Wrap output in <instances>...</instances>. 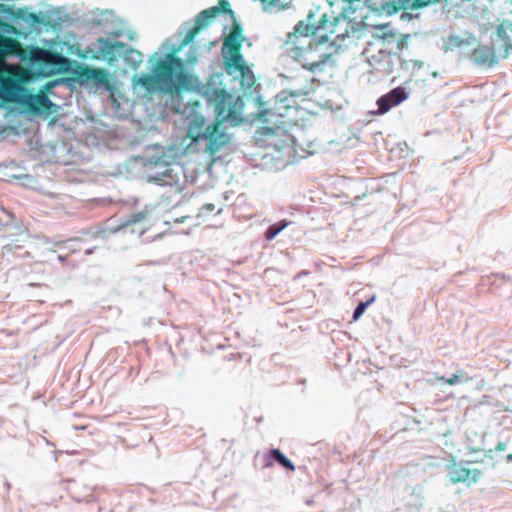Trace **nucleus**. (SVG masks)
<instances>
[{"mask_svg":"<svg viewBox=\"0 0 512 512\" xmlns=\"http://www.w3.org/2000/svg\"><path fill=\"white\" fill-rule=\"evenodd\" d=\"M218 15L233 21V30L225 38L222 46L224 70L228 75L239 80L243 87L251 88L255 82L254 75L240 53L245 37L226 0L220 1L218 6L201 11L194 23L185 22L175 37L167 39L162 44L161 53L154 52L150 56L152 73H142L133 79L135 86L143 88L148 93L170 94L165 106L171 112L181 114L189 120L187 136L191 139L190 146L210 157H214L230 142V135L220 126L224 122L233 126L241 123L244 103L239 96L235 97L225 89H205L202 96L209 104H214L217 120L216 123L209 124L199 112L200 102L197 99L199 95L181 92V89L189 90L193 86V77L186 68L197 62V51L194 47H190L184 61L176 57V54L192 43Z\"/></svg>","mask_w":512,"mask_h":512,"instance_id":"1","label":"nucleus"},{"mask_svg":"<svg viewBox=\"0 0 512 512\" xmlns=\"http://www.w3.org/2000/svg\"><path fill=\"white\" fill-rule=\"evenodd\" d=\"M168 158L163 152H157L141 157L140 162L149 182L182 191L187 183L185 169L180 163L169 161Z\"/></svg>","mask_w":512,"mask_h":512,"instance_id":"2","label":"nucleus"},{"mask_svg":"<svg viewBox=\"0 0 512 512\" xmlns=\"http://www.w3.org/2000/svg\"><path fill=\"white\" fill-rule=\"evenodd\" d=\"M0 98L26 106L36 115L48 116L56 111L57 105L44 93L30 94L16 79L0 75Z\"/></svg>","mask_w":512,"mask_h":512,"instance_id":"3","label":"nucleus"},{"mask_svg":"<svg viewBox=\"0 0 512 512\" xmlns=\"http://www.w3.org/2000/svg\"><path fill=\"white\" fill-rule=\"evenodd\" d=\"M339 45L330 41L327 35L320 36L315 40L310 55H308L305 69L312 73H319L329 63L332 57L338 52Z\"/></svg>","mask_w":512,"mask_h":512,"instance_id":"4","label":"nucleus"},{"mask_svg":"<svg viewBox=\"0 0 512 512\" xmlns=\"http://www.w3.org/2000/svg\"><path fill=\"white\" fill-rule=\"evenodd\" d=\"M125 49V44L119 41H111L107 38H98L89 46V51L95 59L114 64L121 57V50Z\"/></svg>","mask_w":512,"mask_h":512,"instance_id":"5","label":"nucleus"},{"mask_svg":"<svg viewBox=\"0 0 512 512\" xmlns=\"http://www.w3.org/2000/svg\"><path fill=\"white\" fill-rule=\"evenodd\" d=\"M435 1L436 0H398V3L400 8L414 9L427 6ZM392 2H395V0H367L368 6L373 10L387 13H391V8L394 11L397 10V7L392 5Z\"/></svg>","mask_w":512,"mask_h":512,"instance_id":"6","label":"nucleus"},{"mask_svg":"<svg viewBox=\"0 0 512 512\" xmlns=\"http://www.w3.org/2000/svg\"><path fill=\"white\" fill-rule=\"evenodd\" d=\"M314 38L303 37L298 39V41H293L292 47L288 48L287 53L290 58L298 62L303 69H305L308 55L312 50V47L315 43Z\"/></svg>","mask_w":512,"mask_h":512,"instance_id":"7","label":"nucleus"},{"mask_svg":"<svg viewBox=\"0 0 512 512\" xmlns=\"http://www.w3.org/2000/svg\"><path fill=\"white\" fill-rule=\"evenodd\" d=\"M408 98V92L403 87L393 88L377 100L378 110L375 114L383 115L391 108L399 105Z\"/></svg>","mask_w":512,"mask_h":512,"instance_id":"8","label":"nucleus"},{"mask_svg":"<svg viewBox=\"0 0 512 512\" xmlns=\"http://www.w3.org/2000/svg\"><path fill=\"white\" fill-rule=\"evenodd\" d=\"M441 42V49L444 52H449L455 50L463 51L473 46L477 42V40L470 33H465L464 35L451 33L445 37H442Z\"/></svg>","mask_w":512,"mask_h":512,"instance_id":"9","label":"nucleus"},{"mask_svg":"<svg viewBox=\"0 0 512 512\" xmlns=\"http://www.w3.org/2000/svg\"><path fill=\"white\" fill-rule=\"evenodd\" d=\"M448 475L452 483H464L467 486H470L478 481L481 476V471L453 464L452 466H449Z\"/></svg>","mask_w":512,"mask_h":512,"instance_id":"10","label":"nucleus"},{"mask_svg":"<svg viewBox=\"0 0 512 512\" xmlns=\"http://www.w3.org/2000/svg\"><path fill=\"white\" fill-rule=\"evenodd\" d=\"M472 61L479 66L492 67L497 63L495 52L488 46H478L473 50L471 55Z\"/></svg>","mask_w":512,"mask_h":512,"instance_id":"11","label":"nucleus"},{"mask_svg":"<svg viewBox=\"0 0 512 512\" xmlns=\"http://www.w3.org/2000/svg\"><path fill=\"white\" fill-rule=\"evenodd\" d=\"M87 81L92 82L96 88L110 91L112 86L109 81V73L102 69H87L84 72Z\"/></svg>","mask_w":512,"mask_h":512,"instance_id":"12","label":"nucleus"},{"mask_svg":"<svg viewBox=\"0 0 512 512\" xmlns=\"http://www.w3.org/2000/svg\"><path fill=\"white\" fill-rule=\"evenodd\" d=\"M495 34L497 39L503 43L506 51L512 50V22L509 20L503 21L496 28Z\"/></svg>","mask_w":512,"mask_h":512,"instance_id":"13","label":"nucleus"},{"mask_svg":"<svg viewBox=\"0 0 512 512\" xmlns=\"http://www.w3.org/2000/svg\"><path fill=\"white\" fill-rule=\"evenodd\" d=\"M121 59L130 68L136 70L143 61V56L140 52L131 48V46L125 44V49L121 50Z\"/></svg>","mask_w":512,"mask_h":512,"instance_id":"14","label":"nucleus"},{"mask_svg":"<svg viewBox=\"0 0 512 512\" xmlns=\"http://www.w3.org/2000/svg\"><path fill=\"white\" fill-rule=\"evenodd\" d=\"M315 27L313 25L306 24L304 21H299L295 27L293 33L288 34L287 44L293 43V41H298V39L303 37H309V33H314Z\"/></svg>","mask_w":512,"mask_h":512,"instance_id":"15","label":"nucleus"},{"mask_svg":"<svg viewBox=\"0 0 512 512\" xmlns=\"http://www.w3.org/2000/svg\"><path fill=\"white\" fill-rule=\"evenodd\" d=\"M291 224V221L286 219L280 220L277 223L271 224L264 233V238L267 241H272L279 233Z\"/></svg>","mask_w":512,"mask_h":512,"instance_id":"16","label":"nucleus"},{"mask_svg":"<svg viewBox=\"0 0 512 512\" xmlns=\"http://www.w3.org/2000/svg\"><path fill=\"white\" fill-rule=\"evenodd\" d=\"M259 1L262 3L263 9L265 11H269V12H271L273 9H277V10L283 9L290 2V0H259Z\"/></svg>","mask_w":512,"mask_h":512,"instance_id":"17","label":"nucleus"},{"mask_svg":"<svg viewBox=\"0 0 512 512\" xmlns=\"http://www.w3.org/2000/svg\"><path fill=\"white\" fill-rule=\"evenodd\" d=\"M437 380L443 381L449 385H455L461 382H469L471 378L468 376H464L462 372H459L457 374L452 375L449 378H446L445 376L437 377Z\"/></svg>","mask_w":512,"mask_h":512,"instance_id":"18","label":"nucleus"},{"mask_svg":"<svg viewBox=\"0 0 512 512\" xmlns=\"http://www.w3.org/2000/svg\"><path fill=\"white\" fill-rule=\"evenodd\" d=\"M271 457L273 459H275L283 467H285V468H287L289 470H294V466H293L292 462L287 457H285L280 452V450H271Z\"/></svg>","mask_w":512,"mask_h":512,"instance_id":"19","label":"nucleus"},{"mask_svg":"<svg viewBox=\"0 0 512 512\" xmlns=\"http://www.w3.org/2000/svg\"><path fill=\"white\" fill-rule=\"evenodd\" d=\"M375 299H376V297L373 296V297H371L369 300H367L365 302H360L356 306V308H355V310L353 312V316H352L353 320L357 321L363 315V313L365 312L367 307L375 301Z\"/></svg>","mask_w":512,"mask_h":512,"instance_id":"20","label":"nucleus"},{"mask_svg":"<svg viewBox=\"0 0 512 512\" xmlns=\"http://www.w3.org/2000/svg\"><path fill=\"white\" fill-rule=\"evenodd\" d=\"M56 56L49 51L38 49L33 53L35 61L51 62Z\"/></svg>","mask_w":512,"mask_h":512,"instance_id":"21","label":"nucleus"},{"mask_svg":"<svg viewBox=\"0 0 512 512\" xmlns=\"http://www.w3.org/2000/svg\"><path fill=\"white\" fill-rule=\"evenodd\" d=\"M56 86H66V87L69 88L71 86L70 79L58 78V79L52 80V81H50L49 83L46 84V88L47 89H51V88H54Z\"/></svg>","mask_w":512,"mask_h":512,"instance_id":"22","label":"nucleus"},{"mask_svg":"<svg viewBox=\"0 0 512 512\" xmlns=\"http://www.w3.org/2000/svg\"><path fill=\"white\" fill-rule=\"evenodd\" d=\"M288 93L292 97H301L306 96L309 93V89L307 86H303L297 89L289 90Z\"/></svg>","mask_w":512,"mask_h":512,"instance_id":"23","label":"nucleus"},{"mask_svg":"<svg viewBox=\"0 0 512 512\" xmlns=\"http://www.w3.org/2000/svg\"><path fill=\"white\" fill-rule=\"evenodd\" d=\"M145 217V214L143 212H137L133 215H131L130 219L126 221V225L138 223L142 221Z\"/></svg>","mask_w":512,"mask_h":512,"instance_id":"24","label":"nucleus"},{"mask_svg":"<svg viewBox=\"0 0 512 512\" xmlns=\"http://www.w3.org/2000/svg\"><path fill=\"white\" fill-rule=\"evenodd\" d=\"M106 33L114 38H119L123 36V31L121 29L106 31Z\"/></svg>","mask_w":512,"mask_h":512,"instance_id":"25","label":"nucleus"},{"mask_svg":"<svg viewBox=\"0 0 512 512\" xmlns=\"http://www.w3.org/2000/svg\"><path fill=\"white\" fill-rule=\"evenodd\" d=\"M270 114L269 110H262L258 113V118L263 120L264 122H269L267 116Z\"/></svg>","mask_w":512,"mask_h":512,"instance_id":"26","label":"nucleus"},{"mask_svg":"<svg viewBox=\"0 0 512 512\" xmlns=\"http://www.w3.org/2000/svg\"><path fill=\"white\" fill-rule=\"evenodd\" d=\"M215 209V205L212 204V203H207L205 205L202 206L201 208V212L202 213H206V212H211Z\"/></svg>","mask_w":512,"mask_h":512,"instance_id":"27","label":"nucleus"},{"mask_svg":"<svg viewBox=\"0 0 512 512\" xmlns=\"http://www.w3.org/2000/svg\"><path fill=\"white\" fill-rule=\"evenodd\" d=\"M58 260H59V261H61V262H63V261H65V260H66V257H65V256H62V255H59V256H58Z\"/></svg>","mask_w":512,"mask_h":512,"instance_id":"28","label":"nucleus"},{"mask_svg":"<svg viewBox=\"0 0 512 512\" xmlns=\"http://www.w3.org/2000/svg\"><path fill=\"white\" fill-rule=\"evenodd\" d=\"M93 251H94V249H87L85 253H86L87 255H90V254H92V253H93Z\"/></svg>","mask_w":512,"mask_h":512,"instance_id":"29","label":"nucleus"},{"mask_svg":"<svg viewBox=\"0 0 512 512\" xmlns=\"http://www.w3.org/2000/svg\"><path fill=\"white\" fill-rule=\"evenodd\" d=\"M63 243H64L63 241H58V242H55L54 244H55V245L60 246V245H62Z\"/></svg>","mask_w":512,"mask_h":512,"instance_id":"30","label":"nucleus"},{"mask_svg":"<svg viewBox=\"0 0 512 512\" xmlns=\"http://www.w3.org/2000/svg\"><path fill=\"white\" fill-rule=\"evenodd\" d=\"M496 448H498V449H501V448H503V445H502V443H499V444L497 445V447H496Z\"/></svg>","mask_w":512,"mask_h":512,"instance_id":"31","label":"nucleus"},{"mask_svg":"<svg viewBox=\"0 0 512 512\" xmlns=\"http://www.w3.org/2000/svg\"><path fill=\"white\" fill-rule=\"evenodd\" d=\"M507 459H508V460L512 459V454H509V455L507 456Z\"/></svg>","mask_w":512,"mask_h":512,"instance_id":"32","label":"nucleus"}]
</instances>
